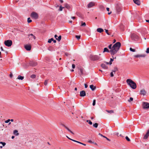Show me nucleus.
Wrapping results in <instances>:
<instances>
[{
    "label": "nucleus",
    "instance_id": "nucleus-19",
    "mask_svg": "<svg viewBox=\"0 0 149 149\" xmlns=\"http://www.w3.org/2000/svg\"><path fill=\"white\" fill-rule=\"evenodd\" d=\"M134 2L136 4L139 5L141 4L140 1L139 0H133Z\"/></svg>",
    "mask_w": 149,
    "mask_h": 149
},
{
    "label": "nucleus",
    "instance_id": "nucleus-49",
    "mask_svg": "<svg viewBox=\"0 0 149 149\" xmlns=\"http://www.w3.org/2000/svg\"><path fill=\"white\" fill-rule=\"evenodd\" d=\"M65 128L69 132L70 130L66 126L65 127Z\"/></svg>",
    "mask_w": 149,
    "mask_h": 149
},
{
    "label": "nucleus",
    "instance_id": "nucleus-56",
    "mask_svg": "<svg viewBox=\"0 0 149 149\" xmlns=\"http://www.w3.org/2000/svg\"><path fill=\"white\" fill-rule=\"evenodd\" d=\"M69 132H70L71 133H72L73 134H74V133L71 130H70Z\"/></svg>",
    "mask_w": 149,
    "mask_h": 149
},
{
    "label": "nucleus",
    "instance_id": "nucleus-47",
    "mask_svg": "<svg viewBox=\"0 0 149 149\" xmlns=\"http://www.w3.org/2000/svg\"><path fill=\"white\" fill-rule=\"evenodd\" d=\"M10 121V120L9 119H8V120H6L5 122L6 123H9Z\"/></svg>",
    "mask_w": 149,
    "mask_h": 149
},
{
    "label": "nucleus",
    "instance_id": "nucleus-43",
    "mask_svg": "<svg viewBox=\"0 0 149 149\" xmlns=\"http://www.w3.org/2000/svg\"><path fill=\"white\" fill-rule=\"evenodd\" d=\"M82 23L81 24V26H85L86 25V23L85 22H82Z\"/></svg>",
    "mask_w": 149,
    "mask_h": 149
},
{
    "label": "nucleus",
    "instance_id": "nucleus-62",
    "mask_svg": "<svg viewBox=\"0 0 149 149\" xmlns=\"http://www.w3.org/2000/svg\"><path fill=\"white\" fill-rule=\"evenodd\" d=\"M146 133L149 134V129L147 130V131Z\"/></svg>",
    "mask_w": 149,
    "mask_h": 149
},
{
    "label": "nucleus",
    "instance_id": "nucleus-46",
    "mask_svg": "<svg viewBox=\"0 0 149 149\" xmlns=\"http://www.w3.org/2000/svg\"><path fill=\"white\" fill-rule=\"evenodd\" d=\"M114 76L113 72H111L110 73V76L111 77H113Z\"/></svg>",
    "mask_w": 149,
    "mask_h": 149
},
{
    "label": "nucleus",
    "instance_id": "nucleus-13",
    "mask_svg": "<svg viewBox=\"0 0 149 149\" xmlns=\"http://www.w3.org/2000/svg\"><path fill=\"white\" fill-rule=\"evenodd\" d=\"M24 47L27 50L30 51L31 49V47L30 45H26Z\"/></svg>",
    "mask_w": 149,
    "mask_h": 149
},
{
    "label": "nucleus",
    "instance_id": "nucleus-53",
    "mask_svg": "<svg viewBox=\"0 0 149 149\" xmlns=\"http://www.w3.org/2000/svg\"><path fill=\"white\" fill-rule=\"evenodd\" d=\"M84 86H85V88H87L88 86V85L86 84H84Z\"/></svg>",
    "mask_w": 149,
    "mask_h": 149
},
{
    "label": "nucleus",
    "instance_id": "nucleus-32",
    "mask_svg": "<svg viewBox=\"0 0 149 149\" xmlns=\"http://www.w3.org/2000/svg\"><path fill=\"white\" fill-rule=\"evenodd\" d=\"M133 98L132 97H130V98L129 100H128V101L129 102H130L131 101H132L133 100Z\"/></svg>",
    "mask_w": 149,
    "mask_h": 149
},
{
    "label": "nucleus",
    "instance_id": "nucleus-16",
    "mask_svg": "<svg viewBox=\"0 0 149 149\" xmlns=\"http://www.w3.org/2000/svg\"><path fill=\"white\" fill-rule=\"evenodd\" d=\"M57 37H58V36L56 34L55 35L54 37L59 42L61 40V36L60 35L58 37V38H57Z\"/></svg>",
    "mask_w": 149,
    "mask_h": 149
},
{
    "label": "nucleus",
    "instance_id": "nucleus-55",
    "mask_svg": "<svg viewBox=\"0 0 149 149\" xmlns=\"http://www.w3.org/2000/svg\"><path fill=\"white\" fill-rule=\"evenodd\" d=\"M65 54L66 56H68L69 55V54L68 53L66 52L65 53Z\"/></svg>",
    "mask_w": 149,
    "mask_h": 149
},
{
    "label": "nucleus",
    "instance_id": "nucleus-63",
    "mask_svg": "<svg viewBox=\"0 0 149 149\" xmlns=\"http://www.w3.org/2000/svg\"><path fill=\"white\" fill-rule=\"evenodd\" d=\"M61 125H62V126H63V127H65V125H64L62 123L61 124Z\"/></svg>",
    "mask_w": 149,
    "mask_h": 149
},
{
    "label": "nucleus",
    "instance_id": "nucleus-38",
    "mask_svg": "<svg viewBox=\"0 0 149 149\" xmlns=\"http://www.w3.org/2000/svg\"><path fill=\"white\" fill-rule=\"evenodd\" d=\"M125 139L128 141H130V139L127 136H126L125 137Z\"/></svg>",
    "mask_w": 149,
    "mask_h": 149
},
{
    "label": "nucleus",
    "instance_id": "nucleus-5",
    "mask_svg": "<svg viewBox=\"0 0 149 149\" xmlns=\"http://www.w3.org/2000/svg\"><path fill=\"white\" fill-rule=\"evenodd\" d=\"M131 37L132 40L135 41H137L139 39V36L137 35L134 33L131 34Z\"/></svg>",
    "mask_w": 149,
    "mask_h": 149
},
{
    "label": "nucleus",
    "instance_id": "nucleus-58",
    "mask_svg": "<svg viewBox=\"0 0 149 149\" xmlns=\"http://www.w3.org/2000/svg\"><path fill=\"white\" fill-rule=\"evenodd\" d=\"M61 3H63V1L62 0H59Z\"/></svg>",
    "mask_w": 149,
    "mask_h": 149
},
{
    "label": "nucleus",
    "instance_id": "nucleus-36",
    "mask_svg": "<svg viewBox=\"0 0 149 149\" xmlns=\"http://www.w3.org/2000/svg\"><path fill=\"white\" fill-rule=\"evenodd\" d=\"M102 68L104 69H107L108 68L107 66H101Z\"/></svg>",
    "mask_w": 149,
    "mask_h": 149
},
{
    "label": "nucleus",
    "instance_id": "nucleus-39",
    "mask_svg": "<svg viewBox=\"0 0 149 149\" xmlns=\"http://www.w3.org/2000/svg\"><path fill=\"white\" fill-rule=\"evenodd\" d=\"M75 37L77 38V39L78 40H79L81 36H76Z\"/></svg>",
    "mask_w": 149,
    "mask_h": 149
},
{
    "label": "nucleus",
    "instance_id": "nucleus-4",
    "mask_svg": "<svg viewBox=\"0 0 149 149\" xmlns=\"http://www.w3.org/2000/svg\"><path fill=\"white\" fill-rule=\"evenodd\" d=\"M90 58L91 60L95 61L99 60L100 57L99 56L97 55H91L90 56Z\"/></svg>",
    "mask_w": 149,
    "mask_h": 149
},
{
    "label": "nucleus",
    "instance_id": "nucleus-44",
    "mask_svg": "<svg viewBox=\"0 0 149 149\" xmlns=\"http://www.w3.org/2000/svg\"><path fill=\"white\" fill-rule=\"evenodd\" d=\"M104 30H105V32H106V33H107V34L108 35H110V34H109V33L108 32V30H107L106 29H104Z\"/></svg>",
    "mask_w": 149,
    "mask_h": 149
},
{
    "label": "nucleus",
    "instance_id": "nucleus-45",
    "mask_svg": "<svg viewBox=\"0 0 149 149\" xmlns=\"http://www.w3.org/2000/svg\"><path fill=\"white\" fill-rule=\"evenodd\" d=\"M112 44H111L110 45L108 46V47H109V48L110 49H111V50L112 49V47H111V46H112Z\"/></svg>",
    "mask_w": 149,
    "mask_h": 149
},
{
    "label": "nucleus",
    "instance_id": "nucleus-50",
    "mask_svg": "<svg viewBox=\"0 0 149 149\" xmlns=\"http://www.w3.org/2000/svg\"><path fill=\"white\" fill-rule=\"evenodd\" d=\"M104 138H106V139H107V140H108V141H111V140L110 139H109L107 137H106L105 136H104Z\"/></svg>",
    "mask_w": 149,
    "mask_h": 149
},
{
    "label": "nucleus",
    "instance_id": "nucleus-24",
    "mask_svg": "<svg viewBox=\"0 0 149 149\" xmlns=\"http://www.w3.org/2000/svg\"><path fill=\"white\" fill-rule=\"evenodd\" d=\"M97 31L99 33H101L104 31V30L103 29L101 28H98L97 29Z\"/></svg>",
    "mask_w": 149,
    "mask_h": 149
},
{
    "label": "nucleus",
    "instance_id": "nucleus-17",
    "mask_svg": "<svg viewBox=\"0 0 149 149\" xmlns=\"http://www.w3.org/2000/svg\"><path fill=\"white\" fill-rule=\"evenodd\" d=\"M113 61V58H111L109 62H104V63H105L107 65H111L112 64V62Z\"/></svg>",
    "mask_w": 149,
    "mask_h": 149
},
{
    "label": "nucleus",
    "instance_id": "nucleus-41",
    "mask_svg": "<svg viewBox=\"0 0 149 149\" xmlns=\"http://www.w3.org/2000/svg\"><path fill=\"white\" fill-rule=\"evenodd\" d=\"M130 50L132 52H135V49H133L131 47L130 48Z\"/></svg>",
    "mask_w": 149,
    "mask_h": 149
},
{
    "label": "nucleus",
    "instance_id": "nucleus-34",
    "mask_svg": "<svg viewBox=\"0 0 149 149\" xmlns=\"http://www.w3.org/2000/svg\"><path fill=\"white\" fill-rule=\"evenodd\" d=\"M64 8V7H62V6L61 5L59 7V10L60 11H61Z\"/></svg>",
    "mask_w": 149,
    "mask_h": 149
},
{
    "label": "nucleus",
    "instance_id": "nucleus-25",
    "mask_svg": "<svg viewBox=\"0 0 149 149\" xmlns=\"http://www.w3.org/2000/svg\"><path fill=\"white\" fill-rule=\"evenodd\" d=\"M13 134L15 136H18L19 135V133H18V131L17 130H14Z\"/></svg>",
    "mask_w": 149,
    "mask_h": 149
},
{
    "label": "nucleus",
    "instance_id": "nucleus-64",
    "mask_svg": "<svg viewBox=\"0 0 149 149\" xmlns=\"http://www.w3.org/2000/svg\"><path fill=\"white\" fill-rule=\"evenodd\" d=\"M116 41V40L115 39H114L113 40V43H115Z\"/></svg>",
    "mask_w": 149,
    "mask_h": 149
},
{
    "label": "nucleus",
    "instance_id": "nucleus-18",
    "mask_svg": "<svg viewBox=\"0 0 149 149\" xmlns=\"http://www.w3.org/2000/svg\"><path fill=\"white\" fill-rule=\"evenodd\" d=\"M146 93V92L144 89H142L140 91V94L143 95H145Z\"/></svg>",
    "mask_w": 149,
    "mask_h": 149
},
{
    "label": "nucleus",
    "instance_id": "nucleus-12",
    "mask_svg": "<svg viewBox=\"0 0 149 149\" xmlns=\"http://www.w3.org/2000/svg\"><path fill=\"white\" fill-rule=\"evenodd\" d=\"M29 64L30 65H36L38 64V63L36 61H30Z\"/></svg>",
    "mask_w": 149,
    "mask_h": 149
},
{
    "label": "nucleus",
    "instance_id": "nucleus-35",
    "mask_svg": "<svg viewBox=\"0 0 149 149\" xmlns=\"http://www.w3.org/2000/svg\"><path fill=\"white\" fill-rule=\"evenodd\" d=\"M27 22L28 23H30L32 22V20L30 19V17L28 18L27 19Z\"/></svg>",
    "mask_w": 149,
    "mask_h": 149
},
{
    "label": "nucleus",
    "instance_id": "nucleus-33",
    "mask_svg": "<svg viewBox=\"0 0 149 149\" xmlns=\"http://www.w3.org/2000/svg\"><path fill=\"white\" fill-rule=\"evenodd\" d=\"M36 77V75L35 74H32L31 75V77L32 79L35 78Z\"/></svg>",
    "mask_w": 149,
    "mask_h": 149
},
{
    "label": "nucleus",
    "instance_id": "nucleus-51",
    "mask_svg": "<svg viewBox=\"0 0 149 149\" xmlns=\"http://www.w3.org/2000/svg\"><path fill=\"white\" fill-rule=\"evenodd\" d=\"M88 142L91 143H94V142L92 141L91 140L88 141Z\"/></svg>",
    "mask_w": 149,
    "mask_h": 149
},
{
    "label": "nucleus",
    "instance_id": "nucleus-30",
    "mask_svg": "<svg viewBox=\"0 0 149 149\" xmlns=\"http://www.w3.org/2000/svg\"><path fill=\"white\" fill-rule=\"evenodd\" d=\"M106 111L108 113H113L114 111L113 110H106Z\"/></svg>",
    "mask_w": 149,
    "mask_h": 149
},
{
    "label": "nucleus",
    "instance_id": "nucleus-42",
    "mask_svg": "<svg viewBox=\"0 0 149 149\" xmlns=\"http://www.w3.org/2000/svg\"><path fill=\"white\" fill-rule=\"evenodd\" d=\"M96 103V100H93V105L94 106L95 105Z\"/></svg>",
    "mask_w": 149,
    "mask_h": 149
},
{
    "label": "nucleus",
    "instance_id": "nucleus-22",
    "mask_svg": "<svg viewBox=\"0 0 149 149\" xmlns=\"http://www.w3.org/2000/svg\"><path fill=\"white\" fill-rule=\"evenodd\" d=\"M105 52H110L111 54V52H110V50L109 51L107 47H105L104 48L103 53H104Z\"/></svg>",
    "mask_w": 149,
    "mask_h": 149
},
{
    "label": "nucleus",
    "instance_id": "nucleus-28",
    "mask_svg": "<svg viewBox=\"0 0 149 149\" xmlns=\"http://www.w3.org/2000/svg\"><path fill=\"white\" fill-rule=\"evenodd\" d=\"M118 68L116 67H115L114 69L112 70V71L115 73L118 71Z\"/></svg>",
    "mask_w": 149,
    "mask_h": 149
},
{
    "label": "nucleus",
    "instance_id": "nucleus-8",
    "mask_svg": "<svg viewBox=\"0 0 149 149\" xmlns=\"http://www.w3.org/2000/svg\"><path fill=\"white\" fill-rule=\"evenodd\" d=\"M142 106L143 109L149 108V103L147 102H143L142 103Z\"/></svg>",
    "mask_w": 149,
    "mask_h": 149
},
{
    "label": "nucleus",
    "instance_id": "nucleus-2",
    "mask_svg": "<svg viewBox=\"0 0 149 149\" xmlns=\"http://www.w3.org/2000/svg\"><path fill=\"white\" fill-rule=\"evenodd\" d=\"M126 82L132 89H135L136 87V84L130 79H128L126 80Z\"/></svg>",
    "mask_w": 149,
    "mask_h": 149
},
{
    "label": "nucleus",
    "instance_id": "nucleus-11",
    "mask_svg": "<svg viewBox=\"0 0 149 149\" xmlns=\"http://www.w3.org/2000/svg\"><path fill=\"white\" fill-rule=\"evenodd\" d=\"M145 54H137L134 56V57L135 58H144L146 56Z\"/></svg>",
    "mask_w": 149,
    "mask_h": 149
},
{
    "label": "nucleus",
    "instance_id": "nucleus-3",
    "mask_svg": "<svg viewBox=\"0 0 149 149\" xmlns=\"http://www.w3.org/2000/svg\"><path fill=\"white\" fill-rule=\"evenodd\" d=\"M77 68L78 69V74L80 76H81V75L84 74V70L81 66H78L77 67Z\"/></svg>",
    "mask_w": 149,
    "mask_h": 149
},
{
    "label": "nucleus",
    "instance_id": "nucleus-37",
    "mask_svg": "<svg viewBox=\"0 0 149 149\" xmlns=\"http://www.w3.org/2000/svg\"><path fill=\"white\" fill-rule=\"evenodd\" d=\"M0 143L2 144L3 146H4L6 145V143L4 142H0Z\"/></svg>",
    "mask_w": 149,
    "mask_h": 149
},
{
    "label": "nucleus",
    "instance_id": "nucleus-6",
    "mask_svg": "<svg viewBox=\"0 0 149 149\" xmlns=\"http://www.w3.org/2000/svg\"><path fill=\"white\" fill-rule=\"evenodd\" d=\"M4 44L6 46L10 47L12 44V41L10 40H7L4 41Z\"/></svg>",
    "mask_w": 149,
    "mask_h": 149
},
{
    "label": "nucleus",
    "instance_id": "nucleus-54",
    "mask_svg": "<svg viewBox=\"0 0 149 149\" xmlns=\"http://www.w3.org/2000/svg\"><path fill=\"white\" fill-rule=\"evenodd\" d=\"M98 134H99V135L100 136H102L103 137H104V136H103V135H102V134H101L100 133H99Z\"/></svg>",
    "mask_w": 149,
    "mask_h": 149
},
{
    "label": "nucleus",
    "instance_id": "nucleus-57",
    "mask_svg": "<svg viewBox=\"0 0 149 149\" xmlns=\"http://www.w3.org/2000/svg\"><path fill=\"white\" fill-rule=\"evenodd\" d=\"M69 132H70L71 133H72L73 134H74V133L71 130H70Z\"/></svg>",
    "mask_w": 149,
    "mask_h": 149
},
{
    "label": "nucleus",
    "instance_id": "nucleus-14",
    "mask_svg": "<svg viewBox=\"0 0 149 149\" xmlns=\"http://www.w3.org/2000/svg\"><path fill=\"white\" fill-rule=\"evenodd\" d=\"M95 5V3L93 2H91L87 5V7L88 8H91Z\"/></svg>",
    "mask_w": 149,
    "mask_h": 149
},
{
    "label": "nucleus",
    "instance_id": "nucleus-29",
    "mask_svg": "<svg viewBox=\"0 0 149 149\" xmlns=\"http://www.w3.org/2000/svg\"><path fill=\"white\" fill-rule=\"evenodd\" d=\"M98 126V124L97 123H95L93 124V126L94 127L97 128Z\"/></svg>",
    "mask_w": 149,
    "mask_h": 149
},
{
    "label": "nucleus",
    "instance_id": "nucleus-21",
    "mask_svg": "<svg viewBox=\"0 0 149 149\" xmlns=\"http://www.w3.org/2000/svg\"><path fill=\"white\" fill-rule=\"evenodd\" d=\"M90 87L92 91H94L96 89V87L94 86L93 84L90 85Z\"/></svg>",
    "mask_w": 149,
    "mask_h": 149
},
{
    "label": "nucleus",
    "instance_id": "nucleus-31",
    "mask_svg": "<svg viewBox=\"0 0 149 149\" xmlns=\"http://www.w3.org/2000/svg\"><path fill=\"white\" fill-rule=\"evenodd\" d=\"M86 122H88V123L91 125L92 124V122L90 120H87Z\"/></svg>",
    "mask_w": 149,
    "mask_h": 149
},
{
    "label": "nucleus",
    "instance_id": "nucleus-1",
    "mask_svg": "<svg viewBox=\"0 0 149 149\" xmlns=\"http://www.w3.org/2000/svg\"><path fill=\"white\" fill-rule=\"evenodd\" d=\"M121 46V43L120 42H117L115 43L112 47V49L110 50L111 55L116 54L120 49Z\"/></svg>",
    "mask_w": 149,
    "mask_h": 149
},
{
    "label": "nucleus",
    "instance_id": "nucleus-61",
    "mask_svg": "<svg viewBox=\"0 0 149 149\" xmlns=\"http://www.w3.org/2000/svg\"><path fill=\"white\" fill-rule=\"evenodd\" d=\"M66 137H67V138L68 139L71 140V139H72L70 138L68 136H66Z\"/></svg>",
    "mask_w": 149,
    "mask_h": 149
},
{
    "label": "nucleus",
    "instance_id": "nucleus-48",
    "mask_svg": "<svg viewBox=\"0 0 149 149\" xmlns=\"http://www.w3.org/2000/svg\"><path fill=\"white\" fill-rule=\"evenodd\" d=\"M146 52L147 54L149 53V48L147 49L146 50Z\"/></svg>",
    "mask_w": 149,
    "mask_h": 149
},
{
    "label": "nucleus",
    "instance_id": "nucleus-9",
    "mask_svg": "<svg viewBox=\"0 0 149 149\" xmlns=\"http://www.w3.org/2000/svg\"><path fill=\"white\" fill-rule=\"evenodd\" d=\"M116 9L117 12L118 13L121 11V6L120 4H117L116 5Z\"/></svg>",
    "mask_w": 149,
    "mask_h": 149
},
{
    "label": "nucleus",
    "instance_id": "nucleus-10",
    "mask_svg": "<svg viewBox=\"0 0 149 149\" xmlns=\"http://www.w3.org/2000/svg\"><path fill=\"white\" fill-rule=\"evenodd\" d=\"M28 38H29V40H35L36 38L35 36L32 34L28 35Z\"/></svg>",
    "mask_w": 149,
    "mask_h": 149
},
{
    "label": "nucleus",
    "instance_id": "nucleus-60",
    "mask_svg": "<svg viewBox=\"0 0 149 149\" xmlns=\"http://www.w3.org/2000/svg\"><path fill=\"white\" fill-rule=\"evenodd\" d=\"M106 9L107 11H109V8H107Z\"/></svg>",
    "mask_w": 149,
    "mask_h": 149
},
{
    "label": "nucleus",
    "instance_id": "nucleus-59",
    "mask_svg": "<svg viewBox=\"0 0 149 149\" xmlns=\"http://www.w3.org/2000/svg\"><path fill=\"white\" fill-rule=\"evenodd\" d=\"M71 140L72 141H73L74 142H77V141L74 140V139H71Z\"/></svg>",
    "mask_w": 149,
    "mask_h": 149
},
{
    "label": "nucleus",
    "instance_id": "nucleus-20",
    "mask_svg": "<svg viewBox=\"0 0 149 149\" xmlns=\"http://www.w3.org/2000/svg\"><path fill=\"white\" fill-rule=\"evenodd\" d=\"M52 41H53L54 43H56V40H54L53 38H52L50 39H49L48 41V42L49 43H50Z\"/></svg>",
    "mask_w": 149,
    "mask_h": 149
},
{
    "label": "nucleus",
    "instance_id": "nucleus-23",
    "mask_svg": "<svg viewBox=\"0 0 149 149\" xmlns=\"http://www.w3.org/2000/svg\"><path fill=\"white\" fill-rule=\"evenodd\" d=\"M64 6L68 10L70 9L71 8L70 6L67 3H65L64 4Z\"/></svg>",
    "mask_w": 149,
    "mask_h": 149
},
{
    "label": "nucleus",
    "instance_id": "nucleus-40",
    "mask_svg": "<svg viewBox=\"0 0 149 149\" xmlns=\"http://www.w3.org/2000/svg\"><path fill=\"white\" fill-rule=\"evenodd\" d=\"M48 80H46L44 82V84L45 86H46L47 85V82H48Z\"/></svg>",
    "mask_w": 149,
    "mask_h": 149
},
{
    "label": "nucleus",
    "instance_id": "nucleus-27",
    "mask_svg": "<svg viewBox=\"0 0 149 149\" xmlns=\"http://www.w3.org/2000/svg\"><path fill=\"white\" fill-rule=\"evenodd\" d=\"M149 134L146 133V134L144 135L143 137V139H148L149 136Z\"/></svg>",
    "mask_w": 149,
    "mask_h": 149
},
{
    "label": "nucleus",
    "instance_id": "nucleus-26",
    "mask_svg": "<svg viewBox=\"0 0 149 149\" xmlns=\"http://www.w3.org/2000/svg\"><path fill=\"white\" fill-rule=\"evenodd\" d=\"M17 79L19 80H22L24 79V77L19 75L18 76Z\"/></svg>",
    "mask_w": 149,
    "mask_h": 149
},
{
    "label": "nucleus",
    "instance_id": "nucleus-15",
    "mask_svg": "<svg viewBox=\"0 0 149 149\" xmlns=\"http://www.w3.org/2000/svg\"><path fill=\"white\" fill-rule=\"evenodd\" d=\"M86 95V93L84 91H82L80 92V95L81 97H84Z\"/></svg>",
    "mask_w": 149,
    "mask_h": 149
},
{
    "label": "nucleus",
    "instance_id": "nucleus-52",
    "mask_svg": "<svg viewBox=\"0 0 149 149\" xmlns=\"http://www.w3.org/2000/svg\"><path fill=\"white\" fill-rule=\"evenodd\" d=\"M10 78H12L13 76L12 73L11 72H10Z\"/></svg>",
    "mask_w": 149,
    "mask_h": 149
},
{
    "label": "nucleus",
    "instance_id": "nucleus-7",
    "mask_svg": "<svg viewBox=\"0 0 149 149\" xmlns=\"http://www.w3.org/2000/svg\"><path fill=\"white\" fill-rule=\"evenodd\" d=\"M31 17L32 18H33L35 19H36L38 18V14L36 13L33 12L31 13Z\"/></svg>",
    "mask_w": 149,
    "mask_h": 149
}]
</instances>
